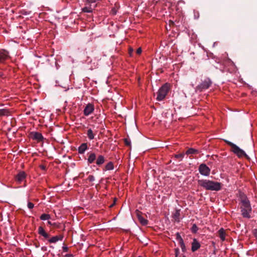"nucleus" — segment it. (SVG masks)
Here are the masks:
<instances>
[{"label":"nucleus","mask_w":257,"mask_h":257,"mask_svg":"<svg viewBox=\"0 0 257 257\" xmlns=\"http://www.w3.org/2000/svg\"><path fill=\"white\" fill-rule=\"evenodd\" d=\"M117 201V198H113V203L111 204L110 206H109V207L111 208L113 206L115 205V203H116V201Z\"/></svg>","instance_id":"nucleus-33"},{"label":"nucleus","mask_w":257,"mask_h":257,"mask_svg":"<svg viewBox=\"0 0 257 257\" xmlns=\"http://www.w3.org/2000/svg\"><path fill=\"white\" fill-rule=\"evenodd\" d=\"M176 239L179 242V243L183 241V240L179 232H177L176 234Z\"/></svg>","instance_id":"nucleus-23"},{"label":"nucleus","mask_w":257,"mask_h":257,"mask_svg":"<svg viewBox=\"0 0 257 257\" xmlns=\"http://www.w3.org/2000/svg\"><path fill=\"white\" fill-rule=\"evenodd\" d=\"M82 11L85 13H92V9L90 7H84V8H83Z\"/></svg>","instance_id":"nucleus-25"},{"label":"nucleus","mask_w":257,"mask_h":257,"mask_svg":"<svg viewBox=\"0 0 257 257\" xmlns=\"http://www.w3.org/2000/svg\"><path fill=\"white\" fill-rule=\"evenodd\" d=\"M142 52V49H141V48L140 47L137 50L136 53L137 54L140 55L141 54Z\"/></svg>","instance_id":"nucleus-36"},{"label":"nucleus","mask_w":257,"mask_h":257,"mask_svg":"<svg viewBox=\"0 0 257 257\" xmlns=\"http://www.w3.org/2000/svg\"><path fill=\"white\" fill-rule=\"evenodd\" d=\"M198 170L202 175L205 176H208L210 173V169L205 164H200Z\"/></svg>","instance_id":"nucleus-6"},{"label":"nucleus","mask_w":257,"mask_h":257,"mask_svg":"<svg viewBox=\"0 0 257 257\" xmlns=\"http://www.w3.org/2000/svg\"><path fill=\"white\" fill-rule=\"evenodd\" d=\"M198 153H199V151L193 148L189 149L186 152V154L187 155L196 154Z\"/></svg>","instance_id":"nucleus-18"},{"label":"nucleus","mask_w":257,"mask_h":257,"mask_svg":"<svg viewBox=\"0 0 257 257\" xmlns=\"http://www.w3.org/2000/svg\"><path fill=\"white\" fill-rule=\"evenodd\" d=\"M183 257H186L185 255H184Z\"/></svg>","instance_id":"nucleus-43"},{"label":"nucleus","mask_w":257,"mask_h":257,"mask_svg":"<svg viewBox=\"0 0 257 257\" xmlns=\"http://www.w3.org/2000/svg\"><path fill=\"white\" fill-rule=\"evenodd\" d=\"M34 206V205L33 203L31 202H29L28 203V207L29 208V209H32Z\"/></svg>","instance_id":"nucleus-31"},{"label":"nucleus","mask_w":257,"mask_h":257,"mask_svg":"<svg viewBox=\"0 0 257 257\" xmlns=\"http://www.w3.org/2000/svg\"><path fill=\"white\" fill-rule=\"evenodd\" d=\"M10 57L9 53L5 49L0 50V63H4Z\"/></svg>","instance_id":"nucleus-8"},{"label":"nucleus","mask_w":257,"mask_h":257,"mask_svg":"<svg viewBox=\"0 0 257 257\" xmlns=\"http://www.w3.org/2000/svg\"><path fill=\"white\" fill-rule=\"evenodd\" d=\"M87 180L90 182H93L95 180V178L93 175H89Z\"/></svg>","instance_id":"nucleus-30"},{"label":"nucleus","mask_w":257,"mask_h":257,"mask_svg":"<svg viewBox=\"0 0 257 257\" xmlns=\"http://www.w3.org/2000/svg\"><path fill=\"white\" fill-rule=\"evenodd\" d=\"M212 84V81L209 78H206L202 82L197 86L196 89L202 91L204 90L208 89Z\"/></svg>","instance_id":"nucleus-5"},{"label":"nucleus","mask_w":257,"mask_h":257,"mask_svg":"<svg viewBox=\"0 0 257 257\" xmlns=\"http://www.w3.org/2000/svg\"><path fill=\"white\" fill-rule=\"evenodd\" d=\"M38 233L39 234H40L41 235H43L44 233H45V232H46L45 230L44 229V228L42 227V226H39V228H38Z\"/></svg>","instance_id":"nucleus-24"},{"label":"nucleus","mask_w":257,"mask_h":257,"mask_svg":"<svg viewBox=\"0 0 257 257\" xmlns=\"http://www.w3.org/2000/svg\"><path fill=\"white\" fill-rule=\"evenodd\" d=\"M63 236L62 235H57L53 236L52 238L48 240L50 243H55L59 240H62Z\"/></svg>","instance_id":"nucleus-15"},{"label":"nucleus","mask_w":257,"mask_h":257,"mask_svg":"<svg viewBox=\"0 0 257 257\" xmlns=\"http://www.w3.org/2000/svg\"><path fill=\"white\" fill-rule=\"evenodd\" d=\"M50 218V215L48 214H42L40 216V219L43 220H48Z\"/></svg>","instance_id":"nucleus-22"},{"label":"nucleus","mask_w":257,"mask_h":257,"mask_svg":"<svg viewBox=\"0 0 257 257\" xmlns=\"http://www.w3.org/2000/svg\"><path fill=\"white\" fill-rule=\"evenodd\" d=\"M94 109V107L93 104L91 103H88L84 108V109L83 110L84 114L85 116H88L93 112Z\"/></svg>","instance_id":"nucleus-9"},{"label":"nucleus","mask_w":257,"mask_h":257,"mask_svg":"<svg viewBox=\"0 0 257 257\" xmlns=\"http://www.w3.org/2000/svg\"><path fill=\"white\" fill-rule=\"evenodd\" d=\"M114 168L113 164L111 162H109L105 166V170H112Z\"/></svg>","instance_id":"nucleus-20"},{"label":"nucleus","mask_w":257,"mask_h":257,"mask_svg":"<svg viewBox=\"0 0 257 257\" xmlns=\"http://www.w3.org/2000/svg\"><path fill=\"white\" fill-rule=\"evenodd\" d=\"M238 197L241 215L243 218H250L252 208L249 200L246 195L241 192H239Z\"/></svg>","instance_id":"nucleus-1"},{"label":"nucleus","mask_w":257,"mask_h":257,"mask_svg":"<svg viewBox=\"0 0 257 257\" xmlns=\"http://www.w3.org/2000/svg\"><path fill=\"white\" fill-rule=\"evenodd\" d=\"M10 114V111L7 109H0V116H8Z\"/></svg>","instance_id":"nucleus-19"},{"label":"nucleus","mask_w":257,"mask_h":257,"mask_svg":"<svg viewBox=\"0 0 257 257\" xmlns=\"http://www.w3.org/2000/svg\"><path fill=\"white\" fill-rule=\"evenodd\" d=\"M139 257H141V256H139Z\"/></svg>","instance_id":"nucleus-44"},{"label":"nucleus","mask_w":257,"mask_h":257,"mask_svg":"<svg viewBox=\"0 0 257 257\" xmlns=\"http://www.w3.org/2000/svg\"><path fill=\"white\" fill-rule=\"evenodd\" d=\"M62 248L64 252H67L68 251V247L66 246H63Z\"/></svg>","instance_id":"nucleus-39"},{"label":"nucleus","mask_w":257,"mask_h":257,"mask_svg":"<svg viewBox=\"0 0 257 257\" xmlns=\"http://www.w3.org/2000/svg\"><path fill=\"white\" fill-rule=\"evenodd\" d=\"M88 150V145L86 143H82L78 148V153L83 154Z\"/></svg>","instance_id":"nucleus-12"},{"label":"nucleus","mask_w":257,"mask_h":257,"mask_svg":"<svg viewBox=\"0 0 257 257\" xmlns=\"http://www.w3.org/2000/svg\"><path fill=\"white\" fill-rule=\"evenodd\" d=\"M44 238L47 239L50 236V235L47 233V232H45V233H44L43 235H42Z\"/></svg>","instance_id":"nucleus-38"},{"label":"nucleus","mask_w":257,"mask_h":257,"mask_svg":"<svg viewBox=\"0 0 257 257\" xmlns=\"http://www.w3.org/2000/svg\"><path fill=\"white\" fill-rule=\"evenodd\" d=\"M138 216L139 221L143 225H147L148 224V221L147 219H145L144 217L140 215H138Z\"/></svg>","instance_id":"nucleus-21"},{"label":"nucleus","mask_w":257,"mask_h":257,"mask_svg":"<svg viewBox=\"0 0 257 257\" xmlns=\"http://www.w3.org/2000/svg\"><path fill=\"white\" fill-rule=\"evenodd\" d=\"M224 141L231 147V151L235 154L238 158H240L244 157L247 160L249 159V157L246 155L245 152L240 149L235 144L226 140H224Z\"/></svg>","instance_id":"nucleus-3"},{"label":"nucleus","mask_w":257,"mask_h":257,"mask_svg":"<svg viewBox=\"0 0 257 257\" xmlns=\"http://www.w3.org/2000/svg\"><path fill=\"white\" fill-rule=\"evenodd\" d=\"M253 234L255 237L257 239V228L253 230Z\"/></svg>","instance_id":"nucleus-35"},{"label":"nucleus","mask_w":257,"mask_h":257,"mask_svg":"<svg viewBox=\"0 0 257 257\" xmlns=\"http://www.w3.org/2000/svg\"><path fill=\"white\" fill-rule=\"evenodd\" d=\"M170 90V85L168 83L164 84L157 92V100L162 101L165 99Z\"/></svg>","instance_id":"nucleus-4"},{"label":"nucleus","mask_w":257,"mask_h":257,"mask_svg":"<svg viewBox=\"0 0 257 257\" xmlns=\"http://www.w3.org/2000/svg\"><path fill=\"white\" fill-rule=\"evenodd\" d=\"M88 157L87 159V162L89 164H92L94 162L96 159V156L94 153L89 152L88 153Z\"/></svg>","instance_id":"nucleus-13"},{"label":"nucleus","mask_w":257,"mask_h":257,"mask_svg":"<svg viewBox=\"0 0 257 257\" xmlns=\"http://www.w3.org/2000/svg\"><path fill=\"white\" fill-rule=\"evenodd\" d=\"M133 52H134V50L132 48H130L128 49V53H129V54L130 56L132 55Z\"/></svg>","instance_id":"nucleus-37"},{"label":"nucleus","mask_w":257,"mask_h":257,"mask_svg":"<svg viewBox=\"0 0 257 257\" xmlns=\"http://www.w3.org/2000/svg\"><path fill=\"white\" fill-rule=\"evenodd\" d=\"M125 145L127 146H131V141L128 139H125L124 140Z\"/></svg>","instance_id":"nucleus-29"},{"label":"nucleus","mask_w":257,"mask_h":257,"mask_svg":"<svg viewBox=\"0 0 257 257\" xmlns=\"http://www.w3.org/2000/svg\"><path fill=\"white\" fill-rule=\"evenodd\" d=\"M184 154H176L175 155V158L176 159H180L181 160L182 159V158L184 157Z\"/></svg>","instance_id":"nucleus-28"},{"label":"nucleus","mask_w":257,"mask_h":257,"mask_svg":"<svg viewBox=\"0 0 257 257\" xmlns=\"http://www.w3.org/2000/svg\"><path fill=\"white\" fill-rule=\"evenodd\" d=\"M30 137L33 140L37 141L38 142L43 141L44 137L42 134L37 132H32L29 134Z\"/></svg>","instance_id":"nucleus-7"},{"label":"nucleus","mask_w":257,"mask_h":257,"mask_svg":"<svg viewBox=\"0 0 257 257\" xmlns=\"http://www.w3.org/2000/svg\"><path fill=\"white\" fill-rule=\"evenodd\" d=\"M95 134L91 128H89L87 131V136L90 140H92L94 139Z\"/></svg>","instance_id":"nucleus-16"},{"label":"nucleus","mask_w":257,"mask_h":257,"mask_svg":"<svg viewBox=\"0 0 257 257\" xmlns=\"http://www.w3.org/2000/svg\"><path fill=\"white\" fill-rule=\"evenodd\" d=\"M105 162V158L102 155H98L96 159V164L100 166Z\"/></svg>","instance_id":"nucleus-14"},{"label":"nucleus","mask_w":257,"mask_h":257,"mask_svg":"<svg viewBox=\"0 0 257 257\" xmlns=\"http://www.w3.org/2000/svg\"><path fill=\"white\" fill-rule=\"evenodd\" d=\"M200 244L194 238L192 242L191 250L192 252H195L200 247Z\"/></svg>","instance_id":"nucleus-11"},{"label":"nucleus","mask_w":257,"mask_h":257,"mask_svg":"<svg viewBox=\"0 0 257 257\" xmlns=\"http://www.w3.org/2000/svg\"><path fill=\"white\" fill-rule=\"evenodd\" d=\"M198 183L206 190L216 191H219L222 186L221 183L206 179L198 180Z\"/></svg>","instance_id":"nucleus-2"},{"label":"nucleus","mask_w":257,"mask_h":257,"mask_svg":"<svg viewBox=\"0 0 257 257\" xmlns=\"http://www.w3.org/2000/svg\"><path fill=\"white\" fill-rule=\"evenodd\" d=\"M48 223L49 224H51V222L50 221H48Z\"/></svg>","instance_id":"nucleus-42"},{"label":"nucleus","mask_w":257,"mask_h":257,"mask_svg":"<svg viewBox=\"0 0 257 257\" xmlns=\"http://www.w3.org/2000/svg\"><path fill=\"white\" fill-rule=\"evenodd\" d=\"M175 257H177L179 254V249L177 248L175 249Z\"/></svg>","instance_id":"nucleus-34"},{"label":"nucleus","mask_w":257,"mask_h":257,"mask_svg":"<svg viewBox=\"0 0 257 257\" xmlns=\"http://www.w3.org/2000/svg\"><path fill=\"white\" fill-rule=\"evenodd\" d=\"M218 234H219V237L220 238V239L222 241H224L225 239V233L224 229L222 228H220L219 230Z\"/></svg>","instance_id":"nucleus-17"},{"label":"nucleus","mask_w":257,"mask_h":257,"mask_svg":"<svg viewBox=\"0 0 257 257\" xmlns=\"http://www.w3.org/2000/svg\"><path fill=\"white\" fill-rule=\"evenodd\" d=\"M198 230V228L195 224H194L191 228V231L193 233H196Z\"/></svg>","instance_id":"nucleus-27"},{"label":"nucleus","mask_w":257,"mask_h":257,"mask_svg":"<svg viewBox=\"0 0 257 257\" xmlns=\"http://www.w3.org/2000/svg\"><path fill=\"white\" fill-rule=\"evenodd\" d=\"M116 13H117V10H116V9L115 8H113L111 9V13L112 15H116Z\"/></svg>","instance_id":"nucleus-32"},{"label":"nucleus","mask_w":257,"mask_h":257,"mask_svg":"<svg viewBox=\"0 0 257 257\" xmlns=\"http://www.w3.org/2000/svg\"><path fill=\"white\" fill-rule=\"evenodd\" d=\"M40 167L41 169L43 170H45L46 168V167L44 166V165H41L40 166Z\"/></svg>","instance_id":"nucleus-40"},{"label":"nucleus","mask_w":257,"mask_h":257,"mask_svg":"<svg viewBox=\"0 0 257 257\" xmlns=\"http://www.w3.org/2000/svg\"><path fill=\"white\" fill-rule=\"evenodd\" d=\"M181 248V249L182 250L183 252H186V246H185V245L184 243V241L179 243Z\"/></svg>","instance_id":"nucleus-26"},{"label":"nucleus","mask_w":257,"mask_h":257,"mask_svg":"<svg viewBox=\"0 0 257 257\" xmlns=\"http://www.w3.org/2000/svg\"><path fill=\"white\" fill-rule=\"evenodd\" d=\"M26 173L23 172H19L15 177V179L17 181L20 183L22 181H23L26 178Z\"/></svg>","instance_id":"nucleus-10"},{"label":"nucleus","mask_w":257,"mask_h":257,"mask_svg":"<svg viewBox=\"0 0 257 257\" xmlns=\"http://www.w3.org/2000/svg\"><path fill=\"white\" fill-rule=\"evenodd\" d=\"M179 215H180V213L178 212V211H176V212L175 214V216L177 217H178L179 216Z\"/></svg>","instance_id":"nucleus-41"}]
</instances>
